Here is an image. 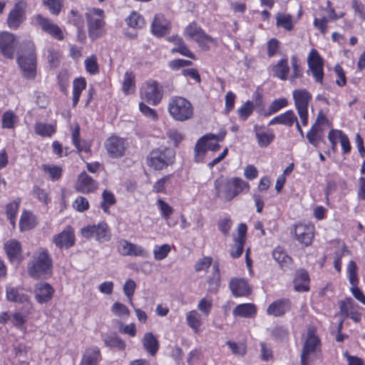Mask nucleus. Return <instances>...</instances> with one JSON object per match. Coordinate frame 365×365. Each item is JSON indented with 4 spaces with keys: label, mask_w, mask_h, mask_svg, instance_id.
<instances>
[{
    "label": "nucleus",
    "mask_w": 365,
    "mask_h": 365,
    "mask_svg": "<svg viewBox=\"0 0 365 365\" xmlns=\"http://www.w3.org/2000/svg\"><path fill=\"white\" fill-rule=\"evenodd\" d=\"M22 287H15L7 286L6 287V298L9 302H17L19 304L29 303L30 297L28 294L23 292Z\"/></svg>",
    "instance_id": "obj_32"
},
{
    "label": "nucleus",
    "mask_w": 365,
    "mask_h": 365,
    "mask_svg": "<svg viewBox=\"0 0 365 365\" xmlns=\"http://www.w3.org/2000/svg\"><path fill=\"white\" fill-rule=\"evenodd\" d=\"M319 10L325 12L327 16L321 17H315L313 21V26L317 29L321 34L325 35L328 31V24L329 21H336L341 19L344 16V13L336 14L334 8L332 7L331 2L328 0L326 2V6H321Z\"/></svg>",
    "instance_id": "obj_10"
},
{
    "label": "nucleus",
    "mask_w": 365,
    "mask_h": 365,
    "mask_svg": "<svg viewBox=\"0 0 365 365\" xmlns=\"http://www.w3.org/2000/svg\"><path fill=\"white\" fill-rule=\"evenodd\" d=\"M71 143L78 153L84 152L88 155H91V143L81 138V128L78 124H76L71 129Z\"/></svg>",
    "instance_id": "obj_26"
},
{
    "label": "nucleus",
    "mask_w": 365,
    "mask_h": 365,
    "mask_svg": "<svg viewBox=\"0 0 365 365\" xmlns=\"http://www.w3.org/2000/svg\"><path fill=\"white\" fill-rule=\"evenodd\" d=\"M232 295L235 297H247L252 293L248 282L243 278H232L229 284Z\"/></svg>",
    "instance_id": "obj_29"
},
{
    "label": "nucleus",
    "mask_w": 365,
    "mask_h": 365,
    "mask_svg": "<svg viewBox=\"0 0 365 365\" xmlns=\"http://www.w3.org/2000/svg\"><path fill=\"white\" fill-rule=\"evenodd\" d=\"M73 207L79 212L87 211L90 207L88 199L83 196H78L73 202Z\"/></svg>",
    "instance_id": "obj_64"
},
{
    "label": "nucleus",
    "mask_w": 365,
    "mask_h": 365,
    "mask_svg": "<svg viewBox=\"0 0 365 365\" xmlns=\"http://www.w3.org/2000/svg\"><path fill=\"white\" fill-rule=\"evenodd\" d=\"M276 24L277 26L282 27L288 31L294 29L292 16L288 14L278 13L276 16Z\"/></svg>",
    "instance_id": "obj_51"
},
{
    "label": "nucleus",
    "mask_w": 365,
    "mask_h": 365,
    "mask_svg": "<svg viewBox=\"0 0 365 365\" xmlns=\"http://www.w3.org/2000/svg\"><path fill=\"white\" fill-rule=\"evenodd\" d=\"M307 65L314 81L322 85L324 76V59L317 49L310 50L307 56Z\"/></svg>",
    "instance_id": "obj_15"
},
{
    "label": "nucleus",
    "mask_w": 365,
    "mask_h": 365,
    "mask_svg": "<svg viewBox=\"0 0 365 365\" xmlns=\"http://www.w3.org/2000/svg\"><path fill=\"white\" fill-rule=\"evenodd\" d=\"M254 110V103L251 101H247L237 110L239 119L243 121L246 120L252 114Z\"/></svg>",
    "instance_id": "obj_54"
},
{
    "label": "nucleus",
    "mask_w": 365,
    "mask_h": 365,
    "mask_svg": "<svg viewBox=\"0 0 365 365\" xmlns=\"http://www.w3.org/2000/svg\"><path fill=\"white\" fill-rule=\"evenodd\" d=\"M27 2L26 0H17L9 11L6 24L9 29H18L26 20Z\"/></svg>",
    "instance_id": "obj_16"
},
{
    "label": "nucleus",
    "mask_w": 365,
    "mask_h": 365,
    "mask_svg": "<svg viewBox=\"0 0 365 365\" xmlns=\"http://www.w3.org/2000/svg\"><path fill=\"white\" fill-rule=\"evenodd\" d=\"M12 325L20 331H26L25 324L27 322V316L21 312H15L11 315Z\"/></svg>",
    "instance_id": "obj_52"
},
{
    "label": "nucleus",
    "mask_w": 365,
    "mask_h": 365,
    "mask_svg": "<svg viewBox=\"0 0 365 365\" xmlns=\"http://www.w3.org/2000/svg\"><path fill=\"white\" fill-rule=\"evenodd\" d=\"M273 76L283 81H287L290 68L287 57L279 59L277 63L271 68Z\"/></svg>",
    "instance_id": "obj_33"
},
{
    "label": "nucleus",
    "mask_w": 365,
    "mask_h": 365,
    "mask_svg": "<svg viewBox=\"0 0 365 365\" xmlns=\"http://www.w3.org/2000/svg\"><path fill=\"white\" fill-rule=\"evenodd\" d=\"M272 257L281 268L289 267L293 262L292 258L282 246H277L272 251Z\"/></svg>",
    "instance_id": "obj_39"
},
{
    "label": "nucleus",
    "mask_w": 365,
    "mask_h": 365,
    "mask_svg": "<svg viewBox=\"0 0 365 365\" xmlns=\"http://www.w3.org/2000/svg\"><path fill=\"white\" fill-rule=\"evenodd\" d=\"M168 112L174 120L185 122L193 118L195 109L192 103L187 98L174 96L168 102Z\"/></svg>",
    "instance_id": "obj_6"
},
{
    "label": "nucleus",
    "mask_w": 365,
    "mask_h": 365,
    "mask_svg": "<svg viewBox=\"0 0 365 365\" xmlns=\"http://www.w3.org/2000/svg\"><path fill=\"white\" fill-rule=\"evenodd\" d=\"M76 241L75 230L71 225L66 226L52 238V242L59 250L71 249L76 245Z\"/></svg>",
    "instance_id": "obj_19"
},
{
    "label": "nucleus",
    "mask_w": 365,
    "mask_h": 365,
    "mask_svg": "<svg viewBox=\"0 0 365 365\" xmlns=\"http://www.w3.org/2000/svg\"><path fill=\"white\" fill-rule=\"evenodd\" d=\"M156 205L158 210H160L162 217L168 221L170 216L174 212V209L168 203L165 202L162 198H159L157 200Z\"/></svg>",
    "instance_id": "obj_58"
},
{
    "label": "nucleus",
    "mask_w": 365,
    "mask_h": 365,
    "mask_svg": "<svg viewBox=\"0 0 365 365\" xmlns=\"http://www.w3.org/2000/svg\"><path fill=\"white\" fill-rule=\"evenodd\" d=\"M22 76L27 80H34L37 76V53L34 41L26 40L21 43L20 53L16 58Z\"/></svg>",
    "instance_id": "obj_2"
},
{
    "label": "nucleus",
    "mask_w": 365,
    "mask_h": 365,
    "mask_svg": "<svg viewBox=\"0 0 365 365\" xmlns=\"http://www.w3.org/2000/svg\"><path fill=\"white\" fill-rule=\"evenodd\" d=\"M98 187V182L86 171L81 172L75 182V190L83 194L95 192Z\"/></svg>",
    "instance_id": "obj_22"
},
{
    "label": "nucleus",
    "mask_w": 365,
    "mask_h": 365,
    "mask_svg": "<svg viewBox=\"0 0 365 365\" xmlns=\"http://www.w3.org/2000/svg\"><path fill=\"white\" fill-rule=\"evenodd\" d=\"M53 267V259L48 249L40 247L29 262L27 271L29 275L34 279H47L52 275Z\"/></svg>",
    "instance_id": "obj_3"
},
{
    "label": "nucleus",
    "mask_w": 365,
    "mask_h": 365,
    "mask_svg": "<svg viewBox=\"0 0 365 365\" xmlns=\"http://www.w3.org/2000/svg\"><path fill=\"white\" fill-rule=\"evenodd\" d=\"M294 289L298 292H306L310 289V277L304 269H297L293 278Z\"/></svg>",
    "instance_id": "obj_31"
},
{
    "label": "nucleus",
    "mask_w": 365,
    "mask_h": 365,
    "mask_svg": "<svg viewBox=\"0 0 365 365\" xmlns=\"http://www.w3.org/2000/svg\"><path fill=\"white\" fill-rule=\"evenodd\" d=\"M362 309L351 297H347L339 303L341 314L345 317H349L356 323L361 320Z\"/></svg>",
    "instance_id": "obj_21"
},
{
    "label": "nucleus",
    "mask_w": 365,
    "mask_h": 365,
    "mask_svg": "<svg viewBox=\"0 0 365 365\" xmlns=\"http://www.w3.org/2000/svg\"><path fill=\"white\" fill-rule=\"evenodd\" d=\"M289 105V101L286 98H279L274 99L269 106L267 108V115H270L277 113L281 109L287 107Z\"/></svg>",
    "instance_id": "obj_57"
},
{
    "label": "nucleus",
    "mask_w": 365,
    "mask_h": 365,
    "mask_svg": "<svg viewBox=\"0 0 365 365\" xmlns=\"http://www.w3.org/2000/svg\"><path fill=\"white\" fill-rule=\"evenodd\" d=\"M184 34L186 37L194 40L204 51L210 48V43L217 45L216 38L207 34L205 31L195 21L190 23L185 29Z\"/></svg>",
    "instance_id": "obj_9"
},
{
    "label": "nucleus",
    "mask_w": 365,
    "mask_h": 365,
    "mask_svg": "<svg viewBox=\"0 0 365 365\" xmlns=\"http://www.w3.org/2000/svg\"><path fill=\"white\" fill-rule=\"evenodd\" d=\"M142 342L146 351L152 356H155L160 348V344L155 335L152 332L145 333Z\"/></svg>",
    "instance_id": "obj_41"
},
{
    "label": "nucleus",
    "mask_w": 365,
    "mask_h": 365,
    "mask_svg": "<svg viewBox=\"0 0 365 365\" xmlns=\"http://www.w3.org/2000/svg\"><path fill=\"white\" fill-rule=\"evenodd\" d=\"M227 135L225 130H222L218 134L207 133L200 138L195 143L194 148V160L200 163L204 161L207 151V142L210 140L222 141Z\"/></svg>",
    "instance_id": "obj_13"
},
{
    "label": "nucleus",
    "mask_w": 365,
    "mask_h": 365,
    "mask_svg": "<svg viewBox=\"0 0 365 365\" xmlns=\"http://www.w3.org/2000/svg\"><path fill=\"white\" fill-rule=\"evenodd\" d=\"M315 227L312 223L297 222L290 229V234L301 245L309 247L314 238Z\"/></svg>",
    "instance_id": "obj_11"
},
{
    "label": "nucleus",
    "mask_w": 365,
    "mask_h": 365,
    "mask_svg": "<svg viewBox=\"0 0 365 365\" xmlns=\"http://www.w3.org/2000/svg\"><path fill=\"white\" fill-rule=\"evenodd\" d=\"M171 29V24L163 14L155 15L151 24V32L157 37H163L168 34Z\"/></svg>",
    "instance_id": "obj_27"
},
{
    "label": "nucleus",
    "mask_w": 365,
    "mask_h": 365,
    "mask_svg": "<svg viewBox=\"0 0 365 365\" xmlns=\"http://www.w3.org/2000/svg\"><path fill=\"white\" fill-rule=\"evenodd\" d=\"M86 71L91 75H96L99 73V66L97 61V58L95 55L86 58L85 61Z\"/></svg>",
    "instance_id": "obj_59"
},
{
    "label": "nucleus",
    "mask_w": 365,
    "mask_h": 365,
    "mask_svg": "<svg viewBox=\"0 0 365 365\" xmlns=\"http://www.w3.org/2000/svg\"><path fill=\"white\" fill-rule=\"evenodd\" d=\"M170 41L173 42L175 45V46L171 50L173 53H178L182 56H186L192 60L197 59L196 56L190 51L182 37L178 35L173 36L170 38Z\"/></svg>",
    "instance_id": "obj_34"
},
{
    "label": "nucleus",
    "mask_w": 365,
    "mask_h": 365,
    "mask_svg": "<svg viewBox=\"0 0 365 365\" xmlns=\"http://www.w3.org/2000/svg\"><path fill=\"white\" fill-rule=\"evenodd\" d=\"M38 224L37 218L32 212L24 210L19 220V230L21 232L29 231L34 229Z\"/></svg>",
    "instance_id": "obj_37"
},
{
    "label": "nucleus",
    "mask_w": 365,
    "mask_h": 365,
    "mask_svg": "<svg viewBox=\"0 0 365 365\" xmlns=\"http://www.w3.org/2000/svg\"><path fill=\"white\" fill-rule=\"evenodd\" d=\"M69 78L70 74L67 70L60 71L56 76L57 84L59 87L60 91L66 93L69 86Z\"/></svg>",
    "instance_id": "obj_55"
},
{
    "label": "nucleus",
    "mask_w": 365,
    "mask_h": 365,
    "mask_svg": "<svg viewBox=\"0 0 365 365\" xmlns=\"http://www.w3.org/2000/svg\"><path fill=\"white\" fill-rule=\"evenodd\" d=\"M145 161L150 169L161 171L175 163V152L167 147L154 148L148 153Z\"/></svg>",
    "instance_id": "obj_5"
},
{
    "label": "nucleus",
    "mask_w": 365,
    "mask_h": 365,
    "mask_svg": "<svg viewBox=\"0 0 365 365\" xmlns=\"http://www.w3.org/2000/svg\"><path fill=\"white\" fill-rule=\"evenodd\" d=\"M80 234L86 239H94L100 243L109 242L112 238L111 229L105 220L81 227Z\"/></svg>",
    "instance_id": "obj_8"
},
{
    "label": "nucleus",
    "mask_w": 365,
    "mask_h": 365,
    "mask_svg": "<svg viewBox=\"0 0 365 365\" xmlns=\"http://www.w3.org/2000/svg\"><path fill=\"white\" fill-rule=\"evenodd\" d=\"M31 22L34 26L41 28L43 31L50 35L52 38L58 41L63 40L64 34L62 29L48 18L38 14L32 17Z\"/></svg>",
    "instance_id": "obj_18"
},
{
    "label": "nucleus",
    "mask_w": 365,
    "mask_h": 365,
    "mask_svg": "<svg viewBox=\"0 0 365 365\" xmlns=\"http://www.w3.org/2000/svg\"><path fill=\"white\" fill-rule=\"evenodd\" d=\"M292 98L297 114L301 120L300 124L298 119L294 123L297 130L302 137L304 133L302 126H307L309 123V105L312 100V93L306 88H298L292 91Z\"/></svg>",
    "instance_id": "obj_4"
},
{
    "label": "nucleus",
    "mask_w": 365,
    "mask_h": 365,
    "mask_svg": "<svg viewBox=\"0 0 365 365\" xmlns=\"http://www.w3.org/2000/svg\"><path fill=\"white\" fill-rule=\"evenodd\" d=\"M118 252L123 256L142 257L144 258L149 256L148 252L143 247L133 244L126 240H123L120 242Z\"/></svg>",
    "instance_id": "obj_25"
},
{
    "label": "nucleus",
    "mask_w": 365,
    "mask_h": 365,
    "mask_svg": "<svg viewBox=\"0 0 365 365\" xmlns=\"http://www.w3.org/2000/svg\"><path fill=\"white\" fill-rule=\"evenodd\" d=\"M321 345V339L317 334L316 328L309 327L301 354V365L307 364L309 356L320 349Z\"/></svg>",
    "instance_id": "obj_14"
},
{
    "label": "nucleus",
    "mask_w": 365,
    "mask_h": 365,
    "mask_svg": "<svg viewBox=\"0 0 365 365\" xmlns=\"http://www.w3.org/2000/svg\"><path fill=\"white\" fill-rule=\"evenodd\" d=\"M186 322L195 334L200 333L202 325V318L197 310L193 309L186 314Z\"/></svg>",
    "instance_id": "obj_42"
},
{
    "label": "nucleus",
    "mask_w": 365,
    "mask_h": 365,
    "mask_svg": "<svg viewBox=\"0 0 365 365\" xmlns=\"http://www.w3.org/2000/svg\"><path fill=\"white\" fill-rule=\"evenodd\" d=\"M19 120L17 115L11 110L5 111L1 116V127L6 129H14Z\"/></svg>",
    "instance_id": "obj_48"
},
{
    "label": "nucleus",
    "mask_w": 365,
    "mask_h": 365,
    "mask_svg": "<svg viewBox=\"0 0 365 365\" xmlns=\"http://www.w3.org/2000/svg\"><path fill=\"white\" fill-rule=\"evenodd\" d=\"M88 24V36L92 40L103 36L106 33V21L104 11L101 9L93 8L86 14Z\"/></svg>",
    "instance_id": "obj_7"
},
{
    "label": "nucleus",
    "mask_w": 365,
    "mask_h": 365,
    "mask_svg": "<svg viewBox=\"0 0 365 365\" xmlns=\"http://www.w3.org/2000/svg\"><path fill=\"white\" fill-rule=\"evenodd\" d=\"M116 203V198L114 194L108 190H104L102 192V200L101 207L106 214H110V208Z\"/></svg>",
    "instance_id": "obj_47"
},
{
    "label": "nucleus",
    "mask_w": 365,
    "mask_h": 365,
    "mask_svg": "<svg viewBox=\"0 0 365 365\" xmlns=\"http://www.w3.org/2000/svg\"><path fill=\"white\" fill-rule=\"evenodd\" d=\"M102 356L97 346L87 348L83 354L80 365H98Z\"/></svg>",
    "instance_id": "obj_35"
},
{
    "label": "nucleus",
    "mask_w": 365,
    "mask_h": 365,
    "mask_svg": "<svg viewBox=\"0 0 365 365\" xmlns=\"http://www.w3.org/2000/svg\"><path fill=\"white\" fill-rule=\"evenodd\" d=\"M4 250L11 263L19 264L23 261L21 243L16 239H10L4 244Z\"/></svg>",
    "instance_id": "obj_23"
},
{
    "label": "nucleus",
    "mask_w": 365,
    "mask_h": 365,
    "mask_svg": "<svg viewBox=\"0 0 365 365\" xmlns=\"http://www.w3.org/2000/svg\"><path fill=\"white\" fill-rule=\"evenodd\" d=\"M292 308V302L288 298H282L272 302L267 308V314L275 317H283Z\"/></svg>",
    "instance_id": "obj_28"
},
{
    "label": "nucleus",
    "mask_w": 365,
    "mask_h": 365,
    "mask_svg": "<svg viewBox=\"0 0 365 365\" xmlns=\"http://www.w3.org/2000/svg\"><path fill=\"white\" fill-rule=\"evenodd\" d=\"M171 250L170 245L164 244L160 246L156 245L153 249L154 258L156 260H163L165 259Z\"/></svg>",
    "instance_id": "obj_61"
},
{
    "label": "nucleus",
    "mask_w": 365,
    "mask_h": 365,
    "mask_svg": "<svg viewBox=\"0 0 365 365\" xmlns=\"http://www.w3.org/2000/svg\"><path fill=\"white\" fill-rule=\"evenodd\" d=\"M42 1L51 14L57 16L60 14L63 7V0H42Z\"/></svg>",
    "instance_id": "obj_62"
},
{
    "label": "nucleus",
    "mask_w": 365,
    "mask_h": 365,
    "mask_svg": "<svg viewBox=\"0 0 365 365\" xmlns=\"http://www.w3.org/2000/svg\"><path fill=\"white\" fill-rule=\"evenodd\" d=\"M44 174H47L52 181H57L62 177L63 169L57 165L42 164L40 167Z\"/></svg>",
    "instance_id": "obj_44"
},
{
    "label": "nucleus",
    "mask_w": 365,
    "mask_h": 365,
    "mask_svg": "<svg viewBox=\"0 0 365 365\" xmlns=\"http://www.w3.org/2000/svg\"><path fill=\"white\" fill-rule=\"evenodd\" d=\"M35 133L41 137L51 138L56 132V125L46 123L36 122L34 126Z\"/></svg>",
    "instance_id": "obj_45"
},
{
    "label": "nucleus",
    "mask_w": 365,
    "mask_h": 365,
    "mask_svg": "<svg viewBox=\"0 0 365 365\" xmlns=\"http://www.w3.org/2000/svg\"><path fill=\"white\" fill-rule=\"evenodd\" d=\"M292 73L289 76L288 80L294 83L297 79L302 78L304 76V71L300 65L298 57L296 55L291 56Z\"/></svg>",
    "instance_id": "obj_46"
},
{
    "label": "nucleus",
    "mask_w": 365,
    "mask_h": 365,
    "mask_svg": "<svg viewBox=\"0 0 365 365\" xmlns=\"http://www.w3.org/2000/svg\"><path fill=\"white\" fill-rule=\"evenodd\" d=\"M140 98L153 106L158 105L163 97L162 86L155 80L146 81L140 91Z\"/></svg>",
    "instance_id": "obj_12"
},
{
    "label": "nucleus",
    "mask_w": 365,
    "mask_h": 365,
    "mask_svg": "<svg viewBox=\"0 0 365 365\" xmlns=\"http://www.w3.org/2000/svg\"><path fill=\"white\" fill-rule=\"evenodd\" d=\"M136 89L135 74L132 71H126L122 81L121 90L124 95L128 96L134 93Z\"/></svg>",
    "instance_id": "obj_40"
},
{
    "label": "nucleus",
    "mask_w": 365,
    "mask_h": 365,
    "mask_svg": "<svg viewBox=\"0 0 365 365\" xmlns=\"http://www.w3.org/2000/svg\"><path fill=\"white\" fill-rule=\"evenodd\" d=\"M125 21L129 27L134 29H141L145 25L144 18L136 11H132Z\"/></svg>",
    "instance_id": "obj_53"
},
{
    "label": "nucleus",
    "mask_w": 365,
    "mask_h": 365,
    "mask_svg": "<svg viewBox=\"0 0 365 365\" xmlns=\"http://www.w3.org/2000/svg\"><path fill=\"white\" fill-rule=\"evenodd\" d=\"M329 123L327 115L322 112L319 111L317 114L314 123L312 125L311 129L323 135L324 126Z\"/></svg>",
    "instance_id": "obj_56"
},
{
    "label": "nucleus",
    "mask_w": 365,
    "mask_h": 365,
    "mask_svg": "<svg viewBox=\"0 0 365 365\" xmlns=\"http://www.w3.org/2000/svg\"><path fill=\"white\" fill-rule=\"evenodd\" d=\"M254 132L257 141V144L260 148H266L269 146L274 140L275 135L274 132L265 128L264 125H255L254 126Z\"/></svg>",
    "instance_id": "obj_30"
},
{
    "label": "nucleus",
    "mask_w": 365,
    "mask_h": 365,
    "mask_svg": "<svg viewBox=\"0 0 365 365\" xmlns=\"http://www.w3.org/2000/svg\"><path fill=\"white\" fill-rule=\"evenodd\" d=\"M21 203V199L17 198L16 200L9 202L6 205V214L8 220L12 225H15L16 218L18 210L19 209Z\"/></svg>",
    "instance_id": "obj_49"
},
{
    "label": "nucleus",
    "mask_w": 365,
    "mask_h": 365,
    "mask_svg": "<svg viewBox=\"0 0 365 365\" xmlns=\"http://www.w3.org/2000/svg\"><path fill=\"white\" fill-rule=\"evenodd\" d=\"M104 341L108 346L118 348L120 350H124L126 346L125 341L115 334L107 336Z\"/></svg>",
    "instance_id": "obj_60"
},
{
    "label": "nucleus",
    "mask_w": 365,
    "mask_h": 365,
    "mask_svg": "<svg viewBox=\"0 0 365 365\" xmlns=\"http://www.w3.org/2000/svg\"><path fill=\"white\" fill-rule=\"evenodd\" d=\"M34 293L36 302L43 304L49 302L53 299L55 289L49 283L40 282L35 284Z\"/></svg>",
    "instance_id": "obj_24"
},
{
    "label": "nucleus",
    "mask_w": 365,
    "mask_h": 365,
    "mask_svg": "<svg viewBox=\"0 0 365 365\" xmlns=\"http://www.w3.org/2000/svg\"><path fill=\"white\" fill-rule=\"evenodd\" d=\"M209 290L211 292H217L220 283V272L219 264L215 263L212 266V276L207 279Z\"/></svg>",
    "instance_id": "obj_50"
},
{
    "label": "nucleus",
    "mask_w": 365,
    "mask_h": 365,
    "mask_svg": "<svg viewBox=\"0 0 365 365\" xmlns=\"http://www.w3.org/2000/svg\"><path fill=\"white\" fill-rule=\"evenodd\" d=\"M87 82L84 77L76 78L73 81L72 104L76 107L79 102L82 92L86 88Z\"/></svg>",
    "instance_id": "obj_43"
},
{
    "label": "nucleus",
    "mask_w": 365,
    "mask_h": 365,
    "mask_svg": "<svg viewBox=\"0 0 365 365\" xmlns=\"http://www.w3.org/2000/svg\"><path fill=\"white\" fill-rule=\"evenodd\" d=\"M297 119L298 118L293 110L290 109L274 117L269 121V125L280 124L291 128L294 125Z\"/></svg>",
    "instance_id": "obj_36"
},
{
    "label": "nucleus",
    "mask_w": 365,
    "mask_h": 365,
    "mask_svg": "<svg viewBox=\"0 0 365 365\" xmlns=\"http://www.w3.org/2000/svg\"><path fill=\"white\" fill-rule=\"evenodd\" d=\"M215 195L225 202H231L235 197L250 191V185L240 177L227 178L220 175L214 182Z\"/></svg>",
    "instance_id": "obj_1"
},
{
    "label": "nucleus",
    "mask_w": 365,
    "mask_h": 365,
    "mask_svg": "<svg viewBox=\"0 0 365 365\" xmlns=\"http://www.w3.org/2000/svg\"><path fill=\"white\" fill-rule=\"evenodd\" d=\"M128 145L126 138L117 135H111L104 143L105 149L108 156L112 158H122L125 154Z\"/></svg>",
    "instance_id": "obj_17"
},
{
    "label": "nucleus",
    "mask_w": 365,
    "mask_h": 365,
    "mask_svg": "<svg viewBox=\"0 0 365 365\" xmlns=\"http://www.w3.org/2000/svg\"><path fill=\"white\" fill-rule=\"evenodd\" d=\"M18 40L15 34L4 31H0V53L8 59H13L15 55Z\"/></svg>",
    "instance_id": "obj_20"
},
{
    "label": "nucleus",
    "mask_w": 365,
    "mask_h": 365,
    "mask_svg": "<svg viewBox=\"0 0 365 365\" xmlns=\"http://www.w3.org/2000/svg\"><path fill=\"white\" fill-rule=\"evenodd\" d=\"M257 312V309L255 304L252 303H244L237 305L232 314L234 317H240L244 318H254Z\"/></svg>",
    "instance_id": "obj_38"
},
{
    "label": "nucleus",
    "mask_w": 365,
    "mask_h": 365,
    "mask_svg": "<svg viewBox=\"0 0 365 365\" xmlns=\"http://www.w3.org/2000/svg\"><path fill=\"white\" fill-rule=\"evenodd\" d=\"M173 175H166L158 180L153 185V191L155 193H166V184L169 182Z\"/></svg>",
    "instance_id": "obj_63"
}]
</instances>
